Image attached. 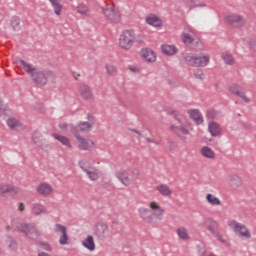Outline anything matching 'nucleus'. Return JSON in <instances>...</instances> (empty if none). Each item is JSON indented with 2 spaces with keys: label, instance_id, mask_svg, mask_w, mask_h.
<instances>
[{
  "label": "nucleus",
  "instance_id": "412c9836",
  "mask_svg": "<svg viewBox=\"0 0 256 256\" xmlns=\"http://www.w3.org/2000/svg\"><path fill=\"white\" fill-rule=\"evenodd\" d=\"M200 155H202V157H204V159H215L216 154H215V150H213L211 147L209 146H203L200 149Z\"/></svg>",
  "mask_w": 256,
  "mask_h": 256
},
{
  "label": "nucleus",
  "instance_id": "20e7f679",
  "mask_svg": "<svg viewBox=\"0 0 256 256\" xmlns=\"http://www.w3.org/2000/svg\"><path fill=\"white\" fill-rule=\"evenodd\" d=\"M170 131L175 133V135H191V131H193V123L186 117H177L170 125Z\"/></svg>",
  "mask_w": 256,
  "mask_h": 256
},
{
  "label": "nucleus",
  "instance_id": "473e14b6",
  "mask_svg": "<svg viewBox=\"0 0 256 256\" xmlns=\"http://www.w3.org/2000/svg\"><path fill=\"white\" fill-rule=\"evenodd\" d=\"M10 25L13 31H19L21 29V18H19V16H12Z\"/></svg>",
  "mask_w": 256,
  "mask_h": 256
},
{
  "label": "nucleus",
  "instance_id": "c03bdc74",
  "mask_svg": "<svg viewBox=\"0 0 256 256\" xmlns=\"http://www.w3.org/2000/svg\"><path fill=\"white\" fill-rule=\"evenodd\" d=\"M194 76L196 79H200L201 81L205 79V73H203V70L199 68L194 70Z\"/></svg>",
  "mask_w": 256,
  "mask_h": 256
},
{
  "label": "nucleus",
  "instance_id": "79ce46f5",
  "mask_svg": "<svg viewBox=\"0 0 256 256\" xmlns=\"http://www.w3.org/2000/svg\"><path fill=\"white\" fill-rule=\"evenodd\" d=\"M106 71L112 77H115V75H117V68L111 64L106 65Z\"/></svg>",
  "mask_w": 256,
  "mask_h": 256
},
{
  "label": "nucleus",
  "instance_id": "c756f323",
  "mask_svg": "<svg viewBox=\"0 0 256 256\" xmlns=\"http://www.w3.org/2000/svg\"><path fill=\"white\" fill-rule=\"evenodd\" d=\"M229 91L232 93V95H236L237 97H245V91H243V88L237 84L230 86Z\"/></svg>",
  "mask_w": 256,
  "mask_h": 256
},
{
  "label": "nucleus",
  "instance_id": "bb28decb",
  "mask_svg": "<svg viewBox=\"0 0 256 256\" xmlns=\"http://www.w3.org/2000/svg\"><path fill=\"white\" fill-rule=\"evenodd\" d=\"M53 137L54 139H56V141H59V143L64 145V147H68V149H71V147H73V145H71V140L67 138V136H63L61 134H53Z\"/></svg>",
  "mask_w": 256,
  "mask_h": 256
},
{
  "label": "nucleus",
  "instance_id": "9b49d317",
  "mask_svg": "<svg viewBox=\"0 0 256 256\" xmlns=\"http://www.w3.org/2000/svg\"><path fill=\"white\" fill-rule=\"evenodd\" d=\"M54 232L58 236V242L60 245H69V234H67V227L61 224H55Z\"/></svg>",
  "mask_w": 256,
  "mask_h": 256
},
{
  "label": "nucleus",
  "instance_id": "7c9ffc66",
  "mask_svg": "<svg viewBox=\"0 0 256 256\" xmlns=\"http://www.w3.org/2000/svg\"><path fill=\"white\" fill-rule=\"evenodd\" d=\"M82 245L85 249H88V251H93L95 249V240L93 239V236H88L84 239Z\"/></svg>",
  "mask_w": 256,
  "mask_h": 256
},
{
  "label": "nucleus",
  "instance_id": "c9c22d12",
  "mask_svg": "<svg viewBox=\"0 0 256 256\" xmlns=\"http://www.w3.org/2000/svg\"><path fill=\"white\" fill-rule=\"evenodd\" d=\"M161 48L164 55H175L177 53V47L174 45H162Z\"/></svg>",
  "mask_w": 256,
  "mask_h": 256
},
{
  "label": "nucleus",
  "instance_id": "b1692460",
  "mask_svg": "<svg viewBox=\"0 0 256 256\" xmlns=\"http://www.w3.org/2000/svg\"><path fill=\"white\" fill-rule=\"evenodd\" d=\"M32 215H43L47 213V207L41 203H34L31 206Z\"/></svg>",
  "mask_w": 256,
  "mask_h": 256
},
{
  "label": "nucleus",
  "instance_id": "c85d7f7f",
  "mask_svg": "<svg viewBox=\"0 0 256 256\" xmlns=\"http://www.w3.org/2000/svg\"><path fill=\"white\" fill-rule=\"evenodd\" d=\"M146 23L152 27H161L162 25L161 19L155 15L147 16Z\"/></svg>",
  "mask_w": 256,
  "mask_h": 256
},
{
  "label": "nucleus",
  "instance_id": "6ab92c4d",
  "mask_svg": "<svg viewBox=\"0 0 256 256\" xmlns=\"http://www.w3.org/2000/svg\"><path fill=\"white\" fill-rule=\"evenodd\" d=\"M176 235L181 239V241H190L191 234L189 233V229L185 226H180L176 229Z\"/></svg>",
  "mask_w": 256,
  "mask_h": 256
},
{
  "label": "nucleus",
  "instance_id": "6e6552de",
  "mask_svg": "<svg viewBox=\"0 0 256 256\" xmlns=\"http://www.w3.org/2000/svg\"><path fill=\"white\" fill-rule=\"evenodd\" d=\"M133 43H135V31H124L119 39L120 47H122V49L129 50L131 47H133Z\"/></svg>",
  "mask_w": 256,
  "mask_h": 256
},
{
  "label": "nucleus",
  "instance_id": "a878e982",
  "mask_svg": "<svg viewBox=\"0 0 256 256\" xmlns=\"http://www.w3.org/2000/svg\"><path fill=\"white\" fill-rule=\"evenodd\" d=\"M0 193H2V195H5V193H17V188L9 183L1 182Z\"/></svg>",
  "mask_w": 256,
  "mask_h": 256
},
{
  "label": "nucleus",
  "instance_id": "cd10ccee",
  "mask_svg": "<svg viewBox=\"0 0 256 256\" xmlns=\"http://www.w3.org/2000/svg\"><path fill=\"white\" fill-rule=\"evenodd\" d=\"M228 182L232 187H241L243 185V179L235 174L229 176Z\"/></svg>",
  "mask_w": 256,
  "mask_h": 256
},
{
  "label": "nucleus",
  "instance_id": "49530a36",
  "mask_svg": "<svg viewBox=\"0 0 256 256\" xmlns=\"http://www.w3.org/2000/svg\"><path fill=\"white\" fill-rule=\"evenodd\" d=\"M41 247L44 251H52L53 248L48 243L41 244Z\"/></svg>",
  "mask_w": 256,
  "mask_h": 256
},
{
  "label": "nucleus",
  "instance_id": "39448f33",
  "mask_svg": "<svg viewBox=\"0 0 256 256\" xmlns=\"http://www.w3.org/2000/svg\"><path fill=\"white\" fill-rule=\"evenodd\" d=\"M202 227H204L206 231H209L212 237L217 239V241H219L220 243H227V240H225L221 232H219V222H217V220H214L210 217L204 218L202 222Z\"/></svg>",
  "mask_w": 256,
  "mask_h": 256
},
{
  "label": "nucleus",
  "instance_id": "de8ad7c7",
  "mask_svg": "<svg viewBox=\"0 0 256 256\" xmlns=\"http://www.w3.org/2000/svg\"><path fill=\"white\" fill-rule=\"evenodd\" d=\"M18 210L23 213L25 211V204L23 202L18 203Z\"/></svg>",
  "mask_w": 256,
  "mask_h": 256
},
{
  "label": "nucleus",
  "instance_id": "f03ea898",
  "mask_svg": "<svg viewBox=\"0 0 256 256\" xmlns=\"http://www.w3.org/2000/svg\"><path fill=\"white\" fill-rule=\"evenodd\" d=\"M20 65L37 85H46L50 79H55V74L51 70H39L25 60H20Z\"/></svg>",
  "mask_w": 256,
  "mask_h": 256
},
{
  "label": "nucleus",
  "instance_id": "9d476101",
  "mask_svg": "<svg viewBox=\"0 0 256 256\" xmlns=\"http://www.w3.org/2000/svg\"><path fill=\"white\" fill-rule=\"evenodd\" d=\"M102 13L111 23H121V13L113 7H102Z\"/></svg>",
  "mask_w": 256,
  "mask_h": 256
},
{
  "label": "nucleus",
  "instance_id": "a19ab883",
  "mask_svg": "<svg viewBox=\"0 0 256 256\" xmlns=\"http://www.w3.org/2000/svg\"><path fill=\"white\" fill-rule=\"evenodd\" d=\"M182 41H183V43H185V45H191V43H193L194 39H193V36H191L190 34L183 32L182 33Z\"/></svg>",
  "mask_w": 256,
  "mask_h": 256
},
{
  "label": "nucleus",
  "instance_id": "4c0bfd02",
  "mask_svg": "<svg viewBox=\"0 0 256 256\" xmlns=\"http://www.w3.org/2000/svg\"><path fill=\"white\" fill-rule=\"evenodd\" d=\"M9 115H11V109L0 101V117L5 119V117H9Z\"/></svg>",
  "mask_w": 256,
  "mask_h": 256
},
{
  "label": "nucleus",
  "instance_id": "603ef678",
  "mask_svg": "<svg viewBox=\"0 0 256 256\" xmlns=\"http://www.w3.org/2000/svg\"><path fill=\"white\" fill-rule=\"evenodd\" d=\"M132 133H136V135L141 136V132H139L137 130H132Z\"/></svg>",
  "mask_w": 256,
  "mask_h": 256
},
{
  "label": "nucleus",
  "instance_id": "09e8293b",
  "mask_svg": "<svg viewBox=\"0 0 256 256\" xmlns=\"http://www.w3.org/2000/svg\"><path fill=\"white\" fill-rule=\"evenodd\" d=\"M207 117L211 118V119H215V111L213 110H209L207 112Z\"/></svg>",
  "mask_w": 256,
  "mask_h": 256
},
{
  "label": "nucleus",
  "instance_id": "f257e3e1",
  "mask_svg": "<svg viewBox=\"0 0 256 256\" xmlns=\"http://www.w3.org/2000/svg\"><path fill=\"white\" fill-rule=\"evenodd\" d=\"M148 207L142 206L138 208V215L143 223L153 225L155 219H163L165 217V209L159 202L155 200L150 201Z\"/></svg>",
  "mask_w": 256,
  "mask_h": 256
},
{
  "label": "nucleus",
  "instance_id": "ddd939ff",
  "mask_svg": "<svg viewBox=\"0 0 256 256\" xmlns=\"http://www.w3.org/2000/svg\"><path fill=\"white\" fill-rule=\"evenodd\" d=\"M76 141L80 151H93L95 149V142L89 138L76 135Z\"/></svg>",
  "mask_w": 256,
  "mask_h": 256
},
{
  "label": "nucleus",
  "instance_id": "72a5a7b5",
  "mask_svg": "<svg viewBox=\"0 0 256 256\" xmlns=\"http://www.w3.org/2000/svg\"><path fill=\"white\" fill-rule=\"evenodd\" d=\"M53 9L55 15H61V12L63 11V5H61V0H49Z\"/></svg>",
  "mask_w": 256,
  "mask_h": 256
},
{
  "label": "nucleus",
  "instance_id": "5701e85b",
  "mask_svg": "<svg viewBox=\"0 0 256 256\" xmlns=\"http://www.w3.org/2000/svg\"><path fill=\"white\" fill-rule=\"evenodd\" d=\"M32 141L37 145L38 147H45L47 140L43 137V135L39 132H34L32 135Z\"/></svg>",
  "mask_w": 256,
  "mask_h": 256
},
{
  "label": "nucleus",
  "instance_id": "864d4df0",
  "mask_svg": "<svg viewBox=\"0 0 256 256\" xmlns=\"http://www.w3.org/2000/svg\"><path fill=\"white\" fill-rule=\"evenodd\" d=\"M146 141H147L148 143H153V140L150 139V138H147Z\"/></svg>",
  "mask_w": 256,
  "mask_h": 256
},
{
  "label": "nucleus",
  "instance_id": "0eeeda50",
  "mask_svg": "<svg viewBox=\"0 0 256 256\" xmlns=\"http://www.w3.org/2000/svg\"><path fill=\"white\" fill-rule=\"evenodd\" d=\"M183 61L189 67H207V65H209V56H199L186 53L183 55Z\"/></svg>",
  "mask_w": 256,
  "mask_h": 256
},
{
  "label": "nucleus",
  "instance_id": "f704fd0d",
  "mask_svg": "<svg viewBox=\"0 0 256 256\" xmlns=\"http://www.w3.org/2000/svg\"><path fill=\"white\" fill-rule=\"evenodd\" d=\"M206 201L210 205H213V206H216V207L221 206V200L213 194H207L206 195Z\"/></svg>",
  "mask_w": 256,
  "mask_h": 256
},
{
  "label": "nucleus",
  "instance_id": "aec40b11",
  "mask_svg": "<svg viewBox=\"0 0 256 256\" xmlns=\"http://www.w3.org/2000/svg\"><path fill=\"white\" fill-rule=\"evenodd\" d=\"M141 55L145 61L148 63H155L157 60V56H155V52L149 48H145L141 50Z\"/></svg>",
  "mask_w": 256,
  "mask_h": 256
},
{
  "label": "nucleus",
  "instance_id": "dca6fc26",
  "mask_svg": "<svg viewBox=\"0 0 256 256\" xmlns=\"http://www.w3.org/2000/svg\"><path fill=\"white\" fill-rule=\"evenodd\" d=\"M188 115L196 125H203L205 120L203 119V114H201L199 110L197 109L188 110Z\"/></svg>",
  "mask_w": 256,
  "mask_h": 256
},
{
  "label": "nucleus",
  "instance_id": "4468645a",
  "mask_svg": "<svg viewBox=\"0 0 256 256\" xmlns=\"http://www.w3.org/2000/svg\"><path fill=\"white\" fill-rule=\"evenodd\" d=\"M53 186L47 182L40 183L36 187V192L38 195H41V197H51L53 195Z\"/></svg>",
  "mask_w": 256,
  "mask_h": 256
},
{
  "label": "nucleus",
  "instance_id": "58836bf2",
  "mask_svg": "<svg viewBox=\"0 0 256 256\" xmlns=\"http://www.w3.org/2000/svg\"><path fill=\"white\" fill-rule=\"evenodd\" d=\"M77 13H79L80 15H89L90 10H89V6L85 5L83 3H80L77 8H76Z\"/></svg>",
  "mask_w": 256,
  "mask_h": 256
},
{
  "label": "nucleus",
  "instance_id": "e433bc0d",
  "mask_svg": "<svg viewBox=\"0 0 256 256\" xmlns=\"http://www.w3.org/2000/svg\"><path fill=\"white\" fill-rule=\"evenodd\" d=\"M96 233L98 235H107L109 233V226L105 223H98L96 225Z\"/></svg>",
  "mask_w": 256,
  "mask_h": 256
},
{
  "label": "nucleus",
  "instance_id": "a18cd8bd",
  "mask_svg": "<svg viewBox=\"0 0 256 256\" xmlns=\"http://www.w3.org/2000/svg\"><path fill=\"white\" fill-rule=\"evenodd\" d=\"M129 71H131L132 73H141V69L137 66H128Z\"/></svg>",
  "mask_w": 256,
  "mask_h": 256
},
{
  "label": "nucleus",
  "instance_id": "f8f14e48",
  "mask_svg": "<svg viewBox=\"0 0 256 256\" xmlns=\"http://www.w3.org/2000/svg\"><path fill=\"white\" fill-rule=\"evenodd\" d=\"M226 23L236 29L243 27L246 23L245 18L238 14H229L225 17Z\"/></svg>",
  "mask_w": 256,
  "mask_h": 256
},
{
  "label": "nucleus",
  "instance_id": "8fccbe9b",
  "mask_svg": "<svg viewBox=\"0 0 256 256\" xmlns=\"http://www.w3.org/2000/svg\"><path fill=\"white\" fill-rule=\"evenodd\" d=\"M67 127H68V125L66 123L60 124V129L63 131H67Z\"/></svg>",
  "mask_w": 256,
  "mask_h": 256
},
{
  "label": "nucleus",
  "instance_id": "3c124183",
  "mask_svg": "<svg viewBox=\"0 0 256 256\" xmlns=\"http://www.w3.org/2000/svg\"><path fill=\"white\" fill-rule=\"evenodd\" d=\"M241 99H242V101H244V103H249V98H247V97H242Z\"/></svg>",
  "mask_w": 256,
  "mask_h": 256
},
{
  "label": "nucleus",
  "instance_id": "7ed1b4c3",
  "mask_svg": "<svg viewBox=\"0 0 256 256\" xmlns=\"http://www.w3.org/2000/svg\"><path fill=\"white\" fill-rule=\"evenodd\" d=\"M5 230L17 231L18 233H21L22 235H24V237H27L32 241H37V239H39L41 235L39 234V230H37V227L35 225L29 223H21L17 220H12L10 225H7L5 227Z\"/></svg>",
  "mask_w": 256,
  "mask_h": 256
},
{
  "label": "nucleus",
  "instance_id": "423d86ee",
  "mask_svg": "<svg viewBox=\"0 0 256 256\" xmlns=\"http://www.w3.org/2000/svg\"><path fill=\"white\" fill-rule=\"evenodd\" d=\"M228 227L234 231L237 237H240L244 241H249L252 237L251 230L245 224L231 220L228 222Z\"/></svg>",
  "mask_w": 256,
  "mask_h": 256
},
{
  "label": "nucleus",
  "instance_id": "393cba45",
  "mask_svg": "<svg viewBox=\"0 0 256 256\" xmlns=\"http://www.w3.org/2000/svg\"><path fill=\"white\" fill-rule=\"evenodd\" d=\"M4 243L10 251H17L19 249V244L17 243V240H15V238H13L12 236H6L4 238Z\"/></svg>",
  "mask_w": 256,
  "mask_h": 256
},
{
  "label": "nucleus",
  "instance_id": "f3484780",
  "mask_svg": "<svg viewBox=\"0 0 256 256\" xmlns=\"http://www.w3.org/2000/svg\"><path fill=\"white\" fill-rule=\"evenodd\" d=\"M6 125L11 129V131H21L23 129V124L16 118L10 117L6 120Z\"/></svg>",
  "mask_w": 256,
  "mask_h": 256
},
{
  "label": "nucleus",
  "instance_id": "4be33fe9",
  "mask_svg": "<svg viewBox=\"0 0 256 256\" xmlns=\"http://www.w3.org/2000/svg\"><path fill=\"white\" fill-rule=\"evenodd\" d=\"M208 131L211 137H219L221 135V126L217 122H209Z\"/></svg>",
  "mask_w": 256,
  "mask_h": 256
},
{
  "label": "nucleus",
  "instance_id": "1a4fd4ad",
  "mask_svg": "<svg viewBox=\"0 0 256 256\" xmlns=\"http://www.w3.org/2000/svg\"><path fill=\"white\" fill-rule=\"evenodd\" d=\"M80 169L86 173L90 181H97L99 179V170H97L95 166H92L88 161H81Z\"/></svg>",
  "mask_w": 256,
  "mask_h": 256
},
{
  "label": "nucleus",
  "instance_id": "5fc2aeb1",
  "mask_svg": "<svg viewBox=\"0 0 256 256\" xmlns=\"http://www.w3.org/2000/svg\"><path fill=\"white\" fill-rule=\"evenodd\" d=\"M72 133H75V129H72Z\"/></svg>",
  "mask_w": 256,
  "mask_h": 256
},
{
  "label": "nucleus",
  "instance_id": "ea45409f",
  "mask_svg": "<svg viewBox=\"0 0 256 256\" xmlns=\"http://www.w3.org/2000/svg\"><path fill=\"white\" fill-rule=\"evenodd\" d=\"M93 127V125L89 122H81L78 125V131H84L87 132L89 131L91 128Z\"/></svg>",
  "mask_w": 256,
  "mask_h": 256
},
{
  "label": "nucleus",
  "instance_id": "2f4dec72",
  "mask_svg": "<svg viewBox=\"0 0 256 256\" xmlns=\"http://www.w3.org/2000/svg\"><path fill=\"white\" fill-rule=\"evenodd\" d=\"M78 91L82 97H91L92 92H91V87H89L86 84H80L78 87Z\"/></svg>",
  "mask_w": 256,
  "mask_h": 256
},
{
  "label": "nucleus",
  "instance_id": "a211bd4d",
  "mask_svg": "<svg viewBox=\"0 0 256 256\" xmlns=\"http://www.w3.org/2000/svg\"><path fill=\"white\" fill-rule=\"evenodd\" d=\"M156 191L162 197H171L173 195V190L167 184H159L156 186Z\"/></svg>",
  "mask_w": 256,
  "mask_h": 256
},
{
  "label": "nucleus",
  "instance_id": "2eb2a0df",
  "mask_svg": "<svg viewBox=\"0 0 256 256\" xmlns=\"http://www.w3.org/2000/svg\"><path fill=\"white\" fill-rule=\"evenodd\" d=\"M116 179L120 181L123 187H130L131 185V177H129V173L125 170H119L116 172Z\"/></svg>",
  "mask_w": 256,
  "mask_h": 256
},
{
  "label": "nucleus",
  "instance_id": "37998d69",
  "mask_svg": "<svg viewBox=\"0 0 256 256\" xmlns=\"http://www.w3.org/2000/svg\"><path fill=\"white\" fill-rule=\"evenodd\" d=\"M223 61L226 63V65H233L235 63V60H233V56L231 54H224Z\"/></svg>",
  "mask_w": 256,
  "mask_h": 256
}]
</instances>
